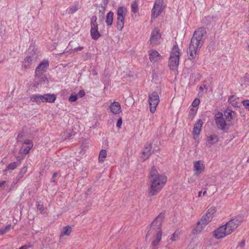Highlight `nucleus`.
<instances>
[{
  "label": "nucleus",
  "instance_id": "obj_1",
  "mask_svg": "<svg viewBox=\"0 0 249 249\" xmlns=\"http://www.w3.org/2000/svg\"><path fill=\"white\" fill-rule=\"evenodd\" d=\"M207 32L204 27H199L194 32L187 50L189 58L191 60L195 59L199 49L204 44Z\"/></svg>",
  "mask_w": 249,
  "mask_h": 249
},
{
  "label": "nucleus",
  "instance_id": "obj_2",
  "mask_svg": "<svg viewBox=\"0 0 249 249\" xmlns=\"http://www.w3.org/2000/svg\"><path fill=\"white\" fill-rule=\"evenodd\" d=\"M149 180L150 188L149 196L156 195L159 193L167 181V178L163 175H160L154 166H152L149 172Z\"/></svg>",
  "mask_w": 249,
  "mask_h": 249
},
{
  "label": "nucleus",
  "instance_id": "obj_3",
  "mask_svg": "<svg viewBox=\"0 0 249 249\" xmlns=\"http://www.w3.org/2000/svg\"><path fill=\"white\" fill-rule=\"evenodd\" d=\"M149 180L150 188L149 196L156 195L159 193L167 181V178L163 175H160L154 166H152L149 172Z\"/></svg>",
  "mask_w": 249,
  "mask_h": 249
},
{
  "label": "nucleus",
  "instance_id": "obj_4",
  "mask_svg": "<svg viewBox=\"0 0 249 249\" xmlns=\"http://www.w3.org/2000/svg\"><path fill=\"white\" fill-rule=\"evenodd\" d=\"M164 218V214L163 213H160L153 220L150 226L146 238L150 234L152 231L156 230V234L153 237V240L151 243L152 249H158V246L161 241L162 236L161 226L163 220Z\"/></svg>",
  "mask_w": 249,
  "mask_h": 249
},
{
  "label": "nucleus",
  "instance_id": "obj_5",
  "mask_svg": "<svg viewBox=\"0 0 249 249\" xmlns=\"http://www.w3.org/2000/svg\"><path fill=\"white\" fill-rule=\"evenodd\" d=\"M180 50L178 45L173 47L171 54L169 59V66L170 69L174 70L178 67L180 57Z\"/></svg>",
  "mask_w": 249,
  "mask_h": 249
},
{
  "label": "nucleus",
  "instance_id": "obj_6",
  "mask_svg": "<svg viewBox=\"0 0 249 249\" xmlns=\"http://www.w3.org/2000/svg\"><path fill=\"white\" fill-rule=\"evenodd\" d=\"M214 120L217 128L219 129L227 132L230 129V124L227 123L223 118V114L222 112H218L214 116Z\"/></svg>",
  "mask_w": 249,
  "mask_h": 249
},
{
  "label": "nucleus",
  "instance_id": "obj_7",
  "mask_svg": "<svg viewBox=\"0 0 249 249\" xmlns=\"http://www.w3.org/2000/svg\"><path fill=\"white\" fill-rule=\"evenodd\" d=\"M127 9L124 6H120L117 11V28L121 31L124 25L125 18L126 16Z\"/></svg>",
  "mask_w": 249,
  "mask_h": 249
},
{
  "label": "nucleus",
  "instance_id": "obj_8",
  "mask_svg": "<svg viewBox=\"0 0 249 249\" xmlns=\"http://www.w3.org/2000/svg\"><path fill=\"white\" fill-rule=\"evenodd\" d=\"M212 220L211 216H208L207 214L204 215L199 221L197 223L195 228L192 230V233L194 234H198Z\"/></svg>",
  "mask_w": 249,
  "mask_h": 249
},
{
  "label": "nucleus",
  "instance_id": "obj_9",
  "mask_svg": "<svg viewBox=\"0 0 249 249\" xmlns=\"http://www.w3.org/2000/svg\"><path fill=\"white\" fill-rule=\"evenodd\" d=\"M165 8V5L163 4V0H156L152 9L151 18H156Z\"/></svg>",
  "mask_w": 249,
  "mask_h": 249
},
{
  "label": "nucleus",
  "instance_id": "obj_10",
  "mask_svg": "<svg viewBox=\"0 0 249 249\" xmlns=\"http://www.w3.org/2000/svg\"><path fill=\"white\" fill-rule=\"evenodd\" d=\"M150 111L151 113H154L156 110L157 106L160 102V97L157 92H153L148 96Z\"/></svg>",
  "mask_w": 249,
  "mask_h": 249
},
{
  "label": "nucleus",
  "instance_id": "obj_11",
  "mask_svg": "<svg viewBox=\"0 0 249 249\" xmlns=\"http://www.w3.org/2000/svg\"><path fill=\"white\" fill-rule=\"evenodd\" d=\"M213 236L217 239L223 238L229 235L230 232L228 231L227 227L225 225H222L216 229L213 232Z\"/></svg>",
  "mask_w": 249,
  "mask_h": 249
},
{
  "label": "nucleus",
  "instance_id": "obj_12",
  "mask_svg": "<svg viewBox=\"0 0 249 249\" xmlns=\"http://www.w3.org/2000/svg\"><path fill=\"white\" fill-rule=\"evenodd\" d=\"M203 124V123L201 119L198 120L195 124L193 130V135L195 139H196L199 136L201 131Z\"/></svg>",
  "mask_w": 249,
  "mask_h": 249
},
{
  "label": "nucleus",
  "instance_id": "obj_13",
  "mask_svg": "<svg viewBox=\"0 0 249 249\" xmlns=\"http://www.w3.org/2000/svg\"><path fill=\"white\" fill-rule=\"evenodd\" d=\"M205 169V166L202 160L195 161L194 163V171L197 176L202 173Z\"/></svg>",
  "mask_w": 249,
  "mask_h": 249
},
{
  "label": "nucleus",
  "instance_id": "obj_14",
  "mask_svg": "<svg viewBox=\"0 0 249 249\" xmlns=\"http://www.w3.org/2000/svg\"><path fill=\"white\" fill-rule=\"evenodd\" d=\"M224 115L228 122H231L230 125H233L235 119L236 113L230 109H227L224 111Z\"/></svg>",
  "mask_w": 249,
  "mask_h": 249
},
{
  "label": "nucleus",
  "instance_id": "obj_15",
  "mask_svg": "<svg viewBox=\"0 0 249 249\" xmlns=\"http://www.w3.org/2000/svg\"><path fill=\"white\" fill-rule=\"evenodd\" d=\"M48 66L49 63L47 60H44L42 61L37 66L35 71V74H37L39 76H40V72H44Z\"/></svg>",
  "mask_w": 249,
  "mask_h": 249
},
{
  "label": "nucleus",
  "instance_id": "obj_16",
  "mask_svg": "<svg viewBox=\"0 0 249 249\" xmlns=\"http://www.w3.org/2000/svg\"><path fill=\"white\" fill-rule=\"evenodd\" d=\"M152 143L146 144L142 151V158L143 161L147 160L151 154Z\"/></svg>",
  "mask_w": 249,
  "mask_h": 249
},
{
  "label": "nucleus",
  "instance_id": "obj_17",
  "mask_svg": "<svg viewBox=\"0 0 249 249\" xmlns=\"http://www.w3.org/2000/svg\"><path fill=\"white\" fill-rule=\"evenodd\" d=\"M161 37L160 33L158 28H155L151 32L150 41L151 44H155Z\"/></svg>",
  "mask_w": 249,
  "mask_h": 249
},
{
  "label": "nucleus",
  "instance_id": "obj_18",
  "mask_svg": "<svg viewBox=\"0 0 249 249\" xmlns=\"http://www.w3.org/2000/svg\"><path fill=\"white\" fill-rule=\"evenodd\" d=\"M111 111L115 114L120 113L121 112L120 104L118 102H114L109 106Z\"/></svg>",
  "mask_w": 249,
  "mask_h": 249
},
{
  "label": "nucleus",
  "instance_id": "obj_19",
  "mask_svg": "<svg viewBox=\"0 0 249 249\" xmlns=\"http://www.w3.org/2000/svg\"><path fill=\"white\" fill-rule=\"evenodd\" d=\"M43 102L53 103L56 98V96L54 94H44L42 95Z\"/></svg>",
  "mask_w": 249,
  "mask_h": 249
},
{
  "label": "nucleus",
  "instance_id": "obj_20",
  "mask_svg": "<svg viewBox=\"0 0 249 249\" xmlns=\"http://www.w3.org/2000/svg\"><path fill=\"white\" fill-rule=\"evenodd\" d=\"M160 57V54L156 51H153L149 54V59L153 63L157 62Z\"/></svg>",
  "mask_w": 249,
  "mask_h": 249
},
{
  "label": "nucleus",
  "instance_id": "obj_21",
  "mask_svg": "<svg viewBox=\"0 0 249 249\" xmlns=\"http://www.w3.org/2000/svg\"><path fill=\"white\" fill-rule=\"evenodd\" d=\"M218 137L216 135H212L207 137L206 144L212 145L215 142H217L218 141Z\"/></svg>",
  "mask_w": 249,
  "mask_h": 249
},
{
  "label": "nucleus",
  "instance_id": "obj_22",
  "mask_svg": "<svg viewBox=\"0 0 249 249\" xmlns=\"http://www.w3.org/2000/svg\"><path fill=\"white\" fill-rule=\"evenodd\" d=\"M224 225L227 227L228 231L230 232V234H231L237 228V226L233 224V222L231 219Z\"/></svg>",
  "mask_w": 249,
  "mask_h": 249
},
{
  "label": "nucleus",
  "instance_id": "obj_23",
  "mask_svg": "<svg viewBox=\"0 0 249 249\" xmlns=\"http://www.w3.org/2000/svg\"><path fill=\"white\" fill-rule=\"evenodd\" d=\"M114 13L112 11H109L106 17V22L107 25L108 26H110L112 25L113 20Z\"/></svg>",
  "mask_w": 249,
  "mask_h": 249
},
{
  "label": "nucleus",
  "instance_id": "obj_24",
  "mask_svg": "<svg viewBox=\"0 0 249 249\" xmlns=\"http://www.w3.org/2000/svg\"><path fill=\"white\" fill-rule=\"evenodd\" d=\"M231 220L233 222V224L237 226V228L238 226L241 224V223L244 220V216L243 215H237L236 216H235L234 217L231 219Z\"/></svg>",
  "mask_w": 249,
  "mask_h": 249
},
{
  "label": "nucleus",
  "instance_id": "obj_25",
  "mask_svg": "<svg viewBox=\"0 0 249 249\" xmlns=\"http://www.w3.org/2000/svg\"><path fill=\"white\" fill-rule=\"evenodd\" d=\"M43 97L42 95L35 94L33 95L30 97V100L33 102H36L37 103H40L43 102Z\"/></svg>",
  "mask_w": 249,
  "mask_h": 249
},
{
  "label": "nucleus",
  "instance_id": "obj_26",
  "mask_svg": "<svg viewBox=\"0 0 249 249\" xmlns=\"http://www.w3.org/2000/svg\"><path fill=\"white\" fill-rule=\"evenodd\" d=\"M20 159L18 158L17 161L10 163L7 165V168L8 170H14L20 164Z\"/></svg>",
  "mask_w": 249,
  "mask_h": 249
},
{
  "label": "nucleus",
  "instance_id": "obj_27",
  "mask_svg": "<svg viewBox=\"0 0 249 249\" xmlns=\"http://www.w3.org/2000/svg\"><path fill=\"white\" fill-rule=\"evenodd\" d=\"M90 35L91 38L95 40H97L101 36L98 29L90 31Z\"/></svg>",
  "mask_w": 249,
  "mask_h": 249
},
{
  "label": "nucleus",
  "instance_id": "obj_28",
  "mask_svg": "<svg viewBox=\"0 0 249 249\" xmlns=\"http://www.w3.org/2000/svg\"><path fill=\"white\" fill-rule=\"evenodd\" d=\"M40 75L39 76L37 74H35L36 79L37 80L38 82H39L40 84H43L47 80V78L43 74V73L40 72Z\"/></svg>",
  "mask_w": 249,
  "mask_h": 249
},
{
  "label": "nucleus",
  "instance_id": "obj_29",
  "mask_svg": "<svg viewBox=\"0 0 249 249\" xmlns=\"http://www.w3.org/2000/svg\"><path fill=\"white\" fill-rule=\"evenodd\" d=\"M213 20V17L212 16H208L205 17L202 20V23L203 24L208 25L212 23Z\"/></svg>",
  "mask_w": 249,
  "mask_h": 249
},
{
  "label": "nucleus",
  "instance_id": "obj_30",
  "mask_svg": "<svg viewBox=\"0 0 249 249\" xmlns=\"http://www.w3.org/2000/svg\"><path fill=\"white\" fill-rule=\"evenodd\" d=\"M107 157V151L105 149H103L100 151L99 155V161L102 162L104 161L105 159Z\"/></svg>",
  "mask_w": 249,
  "mask_h": 249
},
{
  "label": "nucleus",
  "instance_id": "obj_31",
  "mask_svg": "<svg viewBox=\"0 0 249 249\" xmlns=\"http://www.w3.org/2000/svg\"><path fill=\"white\" fill-rule=\"evenodd\" d=\"M27 167L26 166H24L22 169L20 170L19 173H18V175L16 177V180L18 181L20 180V178H21L27 172Z\"/></svg>",
  "mask_w": 249,
  "mask_h": 249
},
{
  "label": "nucleus",
  "instance_id": "obj_32",
  "mask_svg": "<svg viewBox=\"0 0 249 249\" xmlns=\"http://www.w3.org/2000/svg\"><path fill=\"white\" fill-rule=\"evenodd\" d=\"M12 228L11 224L7 225L5 228H1L0 229V235H4L8 232Z\"/></svg>",
  "mask_w": 249,
  "mask_h": 249
},
{
  "label": "nucleus",
  "instance_id": "obj_33",
  "mask_svg": "<svg viewBox=\"0 0 249 249\" xmlns=\"http://www.w3.org/2000/svg\"><path fill=\"white\" fill-rule=\"evenodd\" d=\"M79 5L78 4H74L71 7H70L68 9V13L73 14L79 9Z\"/></svg>",
  "mask_w": 249,
  "mask_h": 249
},
{
  "label": "nucleus",
  "instance_id": "obj_34",
  "mask_svg": "<svg viewBox=\"0 0 249 249\" xmlns=\"http://www.w3.org/2000/svg\"><path fill=\"white\" fill-rule=\"evenodd\" d=\"M131 11L134 13H136L138 11V3L136 0H134L131 4Z\"/></svg>",
  "mask_w": 249,
  "mask_h": 249
},
{
  "label": "nucleus",
  "instance_id": "obj_35",
  "mask_svg": "<svg viewBox=\"0 0 249 249\" xmlns=\"http://www.w3.org/2000/svg\"><path fill=\"white\" fill-rule=\"evenodd\" d=\"M197 109H195L193 108H191L189 112L188 116L189 118L191 119L192 120L194 117V116L196 114Z\"/></svg>",
  "mask_w": 249,
  "mask_h": 249
},
{
  "label": "nucleus",
  "instance_id": "obj_36",
  "mask_svg": "<svg viewBox=\"0 0 249 249\" xmlns=\"http://www.w3.org/2000/svg\"><path fill=\"white\" fill-rule=\"evenodd\" d=\"M215 208L214 207H212L208 210L207 213H206V214H207V215L208 214H209V216H211L213 218V214L215 213Z\"/></svg>",
  "mask_w": 249,
  "mask_h": 249
},
{
  "label": "nucleus",
  "instance_id": "obj_37",
  "mask_svg": "<svg viewBox=\"0 0 249 249\" xmlns=\"http://www.w3.org/2000/svg\"><path fill=\"white\" fill-rule=\"evenodd\" d=\"M191 78L194 80V82L199 81L201 78V75L199 73H193L191 75Z\"/></svg>",
  "mask_w": 249,
  "mask_h": 249
},
{
  "label": "nucleus",
  "instance_id": "obj_38",
  "mask_svg": "<svg viewBox=\"0 0 249 249\" xmlns=\"http://www.w3.org/2000/svg\"><path fill=\"white\" fill-rule=\"evenodd\" d=\"M65 136H66L65 139H68L69 140H71V138L73 136L75 135L76 133L72 130V131H71L70 132V131H67V132H65Z\"/></svg>",
  "mask_w": 249,
  "mask_h": 249
},
{
  "label": "nucleus",
  "instance_id": "obj_39",
  "mask_svg": "<svg viewBox=\"0 0 249 249\" xmlns=\"http://www.w3.org/2000/svg\"><path fill=\"white\" fill-rule=\"evenodd\" d=\"M37 209L41 214H45L46 213V209L44 207L42 204H38L37 205Z\"/></svg>",
  "mask_w": 249,
  "mask_h": 249
},
{
  "label": "nucleus",
  "instance_id": "obj_40",
  "mask_svg": "<svg viewBox=\"0 0 249 249\" xmlns=\"http://www.w3.org/2000/svg\"><path fill=\"white\" fill-rule=\"evenodd\" d=\"M72 231V229L71 226H67L64 228V231H63L64 235L69 236Z\"/></svg>",
  "mask_w": 249,
  "mask_h": 249
},
{
  "label": "nucleus",
  "instance_id": "obj_41",
  "mask_svg": "<svg viewBox=\"0 0 249 249\" xmlns=\"http://www.w3.org/2000/svg\"><path fill=\"white\" fill-rule=\"evenodd\" d=\"M78 98V94H76L75 93H72L70 96L69 98V101L70 102H73L76 101Z\"/></svg>",
  "mask_w": 249,
  "mask_h": 249
},
{
  "label": "nucleus",
  "instance_id": "obj_42",
  "mask_svg": "<svg viewBox=\"0 0 249 249\" xmlns=\"http://www.w3.org/2000/svg\"><path fill=\"white\" fill-rule=\"evenodd\" d=\"M200 103V100L198 98H196L192 104V106L193 107H196L198 106Z\"/></svg>",
  "mask_w": 249,
  "mask_h": 249
},
{
  "label": "nucleus",
  "instance_id": "obj_43",
  "mask_svg": "<svg viewBox=\"0 0 249 249\" xmlns=\"http://www.w3.org/2000/svg\"><path fill=\"white\" fill-rule=\"evenodd\" d=\"M16 183L15 182H13V183H12L10 185H8L7 183L6 184V186L7 187L6 188V190L8 191V192H9V191H11L13 189V188L14 187L15 184H16Z\"/></svg>",
  "mask_w": 249,
  "mask_h": 249
},
{
  "label": "nucleus",
  "instance_id": "obj_44",
  "mask_svg": "<svg viewBox=\"0 0 249 249\" xmlns=\"http://www.w3.org/2000/svg\"><path fill=\"white\" fill-rule=\"evenodd\" d=\"M178 237V234H177V231L175 232L170 238V240L174 241H176Z\"/></svg>",
  "mask_w": 249,
  "mask_h": 249
},
{
  "label": "nucleus",
  "instance_id": "obj_45",
  "mask_svg": "<svg viewBox=\"0 0 249 249\" xmlns=\"http://www.w3.org/2000/svg\"><path fill=\"white\" fill-rule=\"evenodd\" d=\"M6 184V181L3 180L1 181H0V190H3Z\"/></svg>",
  "mask_w": 249,
  "mask_h": 249
},
{
  "label": "nucleus",
  "instance_id": "obj_46",
  "mask_svg": "<svg viewBox=\"0 0 249 249\" xmlns=\"http://www.w3.org/2000/svg\"><path fill=\"white\" fill-rule=\"evenodd\" d=\"M90 31H92L93 30H96L98 29V26L97 23L92 24L90 23Z\"/></svg>",
  "mask_w": 249,
  "mask_h": 249
},
{
  "label": "nucleus",
  "instance_id": "obj_47",
  "mask_svg": "<svg viewBox=\"0 0 249 249\" xmlns=\"http://www.w3.org/2000/svg\"><path fill=\"white\" fill-rule=\"evenodd\" d=\"M24 144L28 145V147H33V146L32 141L29 140H26L24 142Z\"/></svg>",
  "mask_w": 249,
  "mask_h": 249
},
{
  "label": "nucleus",
  "instance_id": "obj_48",
  "mask_svg": "<svg viewBox=\"0 0 249 249\" xmlns=\"http://www.w3.org/2000/svg\"><path fill=\"white\" fill-rule=\"evenodd\" d=\"M122 117H120L119 118V119L117 121L116 126L118 128H121V125L122 124Z\"/></svg>",
  "mask_w": 249,
  "mask_h": 249
},
{
  "label": "nucleus",
  "instance_id": "obj_49",
  "mask_svg": "<svg viewBox=\"0 0 249 249\" xmlns=\"http://www.w3.org/2000/svg\"><path fill=\"white\" fill-rule=\"evenodd\" d=\"M244 106L246 107L249 110V100H245L242 101Z\"/></svg>",
  "mask_w": 249,
  "mask_h": 249
},
{
  "label": "nucleus",
  "instance_id": "obj_50",
  "mask_svg": "<svg viewBox=\"0 0 249 249\" xmlns=\"http://www.w3.org/2000/svg\"><path fill=\"white\" fill-rule=\"evenodd\" d=\"M32 60H33V59H32V57L30 56H28L24 59V63L25 64L26 63H30V62H32Z\"/></svg>",
  "mask_w": 249,
  "mask_h": 249
},
{
  "label": "nucleus",
  "instance_id": "obj_51",
  "mask_svg": "<svg viewBox=\"0 0 249 249\" xmlns=\"http://www.w3.org/2000/svg\"><path fill=\"white\" fill-rule=\"evenodd\" d=\"M97 18L96 16H92V17L91 18V19H90V23H92V24L97 23Z\"/></svg>",
  "mask_w": 249,
  "mask_h": 249
},
{
  "label": "nucleus",
  "instance_id": "obj_52",
  "mask_svg": "<svg viewBox=\"0 0 249 249\" xmlns=\"http://www.w3.org/2000/svg\"><path fill=\"white\" fill-rule=\"evenodd\" d=\"M77 94H78V96L83 97L85 95V92L84 90H80Z\"/></svg>",
  "mask_w": 249,
  "mask_h": 249
},
{
  "label": "nucleus",
  "instance_id": "obj_53",
  "mask_svg": "<svg viewBox=\"0 0 249 249\" xmlns=\"http://www.w3.org/2000/svg\"><path fill=\"white\" fill-rule=\"evenodd\" d=\"M32 148V147H28V146H27L26 148H25L23 149V153L25 154H28Z\"/></svg>",
  "mask_w": 249,
  "mask_h": 249
},
{
  "label": "nucleus",
  "instance_id": "obj_54",
  "mask_svg": "<svg viewBox=\"0 0 249 249\" xmlns=\"http://www.w3.org/2000/svg\"><path fill=\"white\" fill-rule=\"evenodd\" d=\"M104 14L105 11H103V12H102V14L99 16V18L101 21L103 20L104 19Z\"/></svg>",
  "mask_w": 249,
  "mask_h": 249
},
{
  "label": "nucleus",
  "instance_id": "obj_55",
  "mask_svg": "<svg viewBox=\"0 0 249 249\" xmlns=\"http://www.w3.org/2000/svg\"><path fill=\"white\" fill-rule=\"evenodd\" d=\"M83 49V47H78L73 49V51L77 52L78 51H81Z\"/></svg>",
  "mask_w": 249,
  "mask_h": 249
},
{
  "label": "nucleus",
  "instance_id": "obj_56",
  "mask_svg": "<svg viewBox=\"0 0 249 249\" xmlns=\"http://www.w3.org/2000/svg\"><path fill=\"white\" fill-rule=\"evenodd\" d=\"M245 245V240H242L239 244V246H240L241 247H244Z\"/></svg>",
  "mask_w": 249,
  "mask_h": 249
},
{
  "label": "nucleus",
  "instance_id": "obj_57",
  "mask_svg": "<svg viewBox=\"0 0 249 249\" xmlns=\"http://www.w3.org/2000/svg\"><path fill=\"white\" fill-rule=\"evenodd\" d=\"M107 5H104V3H103L101 5V7L103 9V11L105 12L106 8H107Z\"/></svg>",
  "mask_w": 249,
  "mask_h": 249
},
{
  "label": "nucleus",
  "instance_id": "obj_58",
  "mask_svg": "<svg viewBox=\"0 0 249 249\" xmlns=\"http://www.w3.org/2000/svg\"><path fill=\"white\" fill-rule=\"evenodd\" d=\"M28 246L27 245H23L21 246L19 249H27Z\"/></svg>",
  "mask_w": 249,
  "mask_h": 249
},
{
  "label": "nucleus",
  "instance_id": "obj_59",
  "mask_svg": "<svg viewBox=\"0 0 249 249\" xmlns=\"http://www.w3.org/2000/svg\"><path fill=\"white\" fill-rule=\"evenodd\" d=\"M58 175V173L57 172H54L53 174V178H54L55 177H56Z\"/></svg>",
  "mask_w": 249,
  "mask_h": 249
},
{
  "label": "nucleus",
  "instance_id": "obj_60",
  "mask_svg": "<svg viewBox=\"0 0 249 249\" xmlns=\"http://www.w3.org/2000/svg\"><path fill=\"white\" fill-rule=\"evenodd\" d=\"M108 2V0H103V3L104 5H107Z\"/></svg>",
  "mask_w": 249,
  "mask_h": 249
},
{
  "label": "nucleus",
  "instance_id": "obj_61",
  "mask_svg": "<svg viewBox=\"0 0 249 249\" xmlns=\"http://www.w3.org/2000/svg\"><path fill=\"white\" fill-rule=\"evenodd\" d=\"M234 98L233 95H231L229 97L228 100L230 101H232V100Z\"/></svg>",
  "mask_w": 249,
  "mask_h": 249
},
{
  "label": "nucleus",
  "instance_id": "obj_62",
  "mask_svg": "<svg viewBox=\"0 0 249 249\" xmlns=\"http://www.w3.org/2000/svg\"><path fill=\"white\" fill-rule=\"evenodd\" d=\"M22 137V135L20 134H19L18 136L17 139L19 141V139H21Z\"/></svg>",
  "mask_w": 249,
  "mask_h": 249
},
{
  "label": "nucleus",
  "instance_id": "obj_63",
  "mask_svg": "<svg viewBox=\"0 0 249 249\" xmlns=\"http://www.w3.org/2000/svg\"><path fill=\"white\" fill-rule=\"evenodd\" d=\"M202 191H199L198 194V197H200L201 196Z\"/></svg>",
  "mask_w": 249,
  "mask_h": 249
},
{
  "label": "nucleus",
  "instance_id": "obj_64",
  "mask_svg": "<svg viewBox=\"0 0 249 249\" xmlns=\"http://www.w3.org/2000/svg\"><path fill=\"white\" fill-rule=\"evenodd\" d=\"M207 193V192L206 190H205L203 192V196H205Z\"/></svg>",
  "mask_w": 249,
  "mask_h": 249
}]
</instances>
